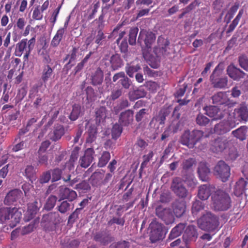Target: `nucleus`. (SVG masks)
I'll return each mask as SVG.
<instances>
[{
	"mask_svg": "<svg viewBox=\"0 0 248 248\" xmlns=\"http://www.w3.org/2000/svg\"><path fill=\"white\" fill-rule=\"evenodd\" d=\"M41 207V202L35 201L33 202L30 203L28 204V210L31 209V212L36 214Z\"/></svg>",
	"mask_w": 248,
	"mask_h": 248,
	"instance_id": "47",
	"label": "nucleus"
},
{
	"mask_svg": "<svg viewBox=\"0 0 248 248\" xmlns=\"http://www.w3.org/2000/svg\"><path fill=\"white\" fill-rule=\"evenodd\" d=\"M64 33V29L63 28L59 29L53 38L51 42V45L54 47L58 46L62 38Z\"/></svg>",
	"mask_w": 248,
	"mask_h": 248,
	"instance_id": "35",
	"label": "nucleus"
},
{
	"mask_svg": "<svg viewBox=\"0 0 248 248\" xmlns=\"http://www.w3.org/2000/svg\"><path fill=\"white\" fill-rule=\"evenodd\" d=\"M108 223L110 225L114 223H116L119 225H124V220L122 218L114 217L111 219Z\"/></svg>",
	"mask_w": 248,
	"mask_h": 248,
	"instance_id": "63",
	"label": "nucleus"
},
{
	"mask_svg": "<svg viewBox=\"0 0 248 248\" xmlns=\"http://www.w3.org/2000/svg\"><path fill=\"white\" fill-rule=\"evenodd\" d=\"M185 228V225L184 224H179L177 226L172 229L170 234L169 238L170 239H173L179 236Z\"/></svg>",
	"mask_w": 248,
	"mask_h": 248,
	"instance_id": "33",
	"label": "nucleus"
},
{
	"mask_svg": "<svg viewBox=\"0 0 248 248\" xmlns=\"http://www.w3.org/2000/svg\"><path fill=\"white\" fill-rule=\"evenodd\" d=\"M146 85L148 89L152 92H155L158 88V85L155 82L149 81L146 82Z\"/></svg>",
	"mask_w": 248,
	"mask_h": 248,
	"instance_id": "57",
	"label": "nucleus"
},
{
	"mask_svg": "<svg viewBox=\"0 0 248 248\" xmlns=\"http://www.w3.org/2000/svg\"><path fill=\"white\" fill-rule=\"evenodd\" d=\"M35 43V37H32L30 40L23 39L16 44L15 52V55L21 57L24 53L23 59L24 61H27L29 56L33 49Z\"/></svg>",
	"mask_w": 248,
	"mask_h": 248,
	"instance_id": "3",
	"label": "nucleus"
},
{
	"mask_svg": "<svg viewBox=\"0 0 248 248\" xmlns=\"http://www.w3.org/2000/svg\"><path fill=\"white\" fill-rule=\"evenodd\" d=\"M206 113L213 120H217L222 118L223 114L222 111L217 107L210 106L206 109Z\"/></svg>",
	"mask_w": 248,
	"mask_h": 248,
	"instance_id": "21",
	"label": "nucleus"
},
{
	"mask_svg": "<svg viewBox=\"0 0 248 248\" xmlns=\"http://www.w3.org/2000/svg\"><path fill=\"white\" fill-rule=\"evenodd\" d=\"M58 214L55 213H51L47 215H44L41 222V226L43 227L46 231H51L53 230V223L49 220L52 219L53 217H56L58 216Z\"/></svg>",
	"mask_w": 248,
	"mask_h": 248,
	"instance_id": "20",
	"label": "nucleus"
},
{
	"mask_svg": "<svg viewBox=\"0 0 248 248\" xmlns=\"http://www.w3.org/2000/svg\"><path fill=\"white\" fill-rule=\"evenodd\" d=\"M195 163V160L191 158L185 160L183 162V168L185 169H188L190 168Z\"/></svg>",
	"mask_w": 248,
	"mask_h": 248,
	"instance_id": "56",
	"label": "nucleus"
},
{
	"mask_svg": "<svg viewBox=\"0 0 248 248\" xmlns=\"http://www.w3.org/2000/svg\"><path fill=\"white\" fill-rule=\"evenodd\" d=\"M155 39V35L153 32L142 30L140 33L138 41L140 44L143 42L147 48H150Z\"/></svg>",
	"mask_w": 248,
	"mask_h": 248,
	"instance_id": "9",
	"label": "nucleus"
},
{
	"mask_svg": "<svg viewBox=\"0 0 248 248\" xmlns=\"http://www.w3.org/2000/svg\"><path fill=\"white\" fill-rule=\"evenodd\" d=\"M156 214L167 225L174 222V217L170 209L158 207L156 209Z\"/></svg>",
	"mask_w": 248,
	"mask_h": 248,
	"instance_id": "10",
	"label": "nucleus"
},
{
	"mask_svg": "<svg viewBox=\"0 0 248 248\" xmlns=\"http://www.w3.org/2000/svg\"><path fill=\"white\" fill-rule=\"evenodd\" d=\"M197 236L198 234L195 227L191 225L186 228L183 235V238L186 242L195 241Z\"/></svg>",
	"mask_w": 248,
	"mask_h": 248,
	"instance_id": "23",
	"label": "nucleus"
},
{
	"mask_svg": "<svg viewBox=\"0 0 248 248\" xmlns=\"http://www.w3.org/2000/svg\"><path fill=\"white\" fill-rule=\"evenodd\" d=\"M218 66L214 69L212 74L210 76V79L213 87L216 88L222 89L225 88L228 83V79L226 77L219 78L217 81L215 80V74L217 71Z\"/></svg>",
	"mask_w": 248,
	"mask_h": 248,
	"instance_id": "16",
	"label": "nucleus"
},
{
	"mask_svg": "<svg viewBox=\"0 0 248 248\" xmlns=\"http://www.w3.org/2000/svg\"><path fill=\"white\" fill-rule=\"evenodd\" d=\"M138 31L139 30L137 28H134L130 30L129 35V43L130 45L135 44Z\"/></svg>",
	"mask_w": 248,
	"mask_h": 248,
	"instance_id": "42",
	"label": "nucleus"
},
{
	"mask_svg": "<svg viewBox=\"0 0 248 248\" xmlns=\"http://www.w3.org/2000/svg\"><path fill=\"white\" fill-rule=\"evenodd\" d=\"M81 106L78 104H75L72 106V110L69 115V118L71 121L76 120L81 113Z\"/></svg>",
	"mask_w": 248,
	"mask_h": 248,
	"instance_id": "31",
	"label": "nucleus"
},
{
	"mask_svg": "<svg viewBox=\"0 0 248 248\" xmlns=\"http://www.w3.org/2000/svg\"><path fill=\"white\" fill-rule=\"evenodd\" d=\"M57 199V197L55 196H50L46 202V208L47 210H50L52 209L55 205Z\"/></svg>",
	"mask_w": 248,
	"mask_h": 248,
	"instance_id": "46",
	"label": "nucleus"
},
{
	"mask_svg": "<svg viewBox=\"0 0 248 248\" xmlns=\"http://www.w3.org/2000/svg\"><path fill=\"white\" fill-rule=\"evenodd\" d=\"M39 222V218H35L32 222L28 226L24 227L22 229V233L25 234L31 232L36 228Z\"/></svg>",
	"mask_w": 248,
	"mask_h": 248,
	"instance_id": "37",
	"label": "nucleus"
},
{
	"mask_svg": "<svg viewBox=\"0 0 248 248\" xmlns=\"http://www.w3.org/2000/svg\"><path fill=\"white\" fill-rule=\"evenodd\" d=\"M209 122V119L202 114H199L197 117L196 122L200 125H205Z\"/></svg>",
	"mask_w": 248,
	"mask_h": 248,
	"instance_id": "48",
	"label": "nucleus"
},
{
	"mask_svg": "<svg viewBox=\"0 0 248 248\" xmlns=\"http://www.w3.org/2000/svg\"><path fill=\"white\" fill-rule=\"evenodd\" d=\"M190 131H186L181 137V142L183 145L187 146L189 148H192L195 144Z\"/></svg>",
	"mask_w": 248,
	"mask_h": 248,
	"instance_id": "25",
	"label": "nucleus"
},
{
	"mask_svg": "<svg viewBox=\"0 0 248 248\" xmlns=\"http://www.w3.org/2000/svg\"><path fill=\"white\" fill-rule=\"evenodd\" d=\"M198 224L203 230L212 231L219 226L218 218L211 213L207 212L198 219Z\"/></svg>",
	"mask_w": 248,
	"mask_h": 248,
	"instance_id": "4",
	"label": "nucleus"
},
{
	"mask_svg": "<svg viewBox=\"0 0 248 248\" xmlns=\"http://www.w3.org/2000/svg\"><path fill=\"white\" fill-rule=\"evenodd\" d=\"M129 247V244L127 242L125 241L120 242L117 243L113 244L111 245V248H128Z\"/></svg>",
	"mask_w": 248,
	"mask_h": 248,
	"instance_id": "58",
	"label": "nucleus"
},
{
	"mask_svg": "<svg viewBox=\"0 0 248 248\" xmlns=\"http://www.w3.org/2000/svg\"><path fill=\"white\" fill-rule=\"evenodd\" d=\"M171 189L180 198H184L188 194V190L184 185V181L178 177H176L173 179Z\"/></svg>",
	"mask_w": 248,
	"mask_h": 248,
	"instance_id": "7",
	"label": "nucleus"
},
{
	"mask_svg": "<svg viewBox=\"0 0 248 248\" xmlns=\"http://www.w3.org/2000/svg\"><path fill=\"white\" fill-rule=\"evenodd\" d=\"M42 13L43 12H41V10L39 7L35 8L32 14L33 18L36 20L42 19L43 17Z\"/></svg>",
	"mask_w": 248,
	"mask_h": 248,
	"instance_id": "54",
	"label": "nucleus"
},
{
	"mask_svg": "<svg viewBox=\"0 0 248 248\" xmlns=\"http://www.w3.org/2000/svg\"><path fill=\"white\" fill-rule=\"evenodd\" d=\"M212 206L215 210L225 211L231 206V198L221 190H217L212 196Z\"/></svg>",
	"mask_w": 248,
	"mask_h": 248,
	"instance_id": "2",
	"label": "nucleus"
},
{
	"mask_svg": "<svg viewBox=\"0 0 248 248\" xmlns=\"http://www.w3.org/2000/svg\"><path fill=\"white\" fill-rule=\"evenodd\" d=\"M214 172L217 178L225 182L230 176V168L224 161H220L215 166Z\"/></svg>",
	"mask_w": 248,
	"mask_h": 248,
	"instance_id": "5",
	"label": "nucleus"
},
{
	"mask_svg": "<svg viewBox=\"0 0 248 248\" xmlns=\"http://www.w3.org/2000/svg\"><path fill=\"white\" fill-rule=\"evenodd\" d=\"M212 100L213 103L215 104L230 105L229 99L225 92H219L217 93L212 97Z\"/></svg>",
	"mask_w": 248,
	"mask_h": 248,
	"instance_id": "18",
	"label": "nucleus"
},
{
	"mask_svg": "<svg viewBox=\"0 0 248 248\" xmlns=\"http://www.w3.org/2000/svg\"><path fill=\"white\" fill-rule=\"evenodd\" d=\"M215 190V187L209 185H203L199 187L198 196L202 200H206L211 192Z\"/></svg>",
	"mask_w": 248,
	"mask_h": 248,
	"instance_id": "14",
	"label": "nucleus"
},
{
	"mask_svg": "<svg viewBox=\"0 0 248 248\" xmlns=\"http://www.w3.org/2000/svg\"><path fill=\"white\" fill-rule=\"evenodd\" d=\"M122 132V128L118 124L113 125L112 129V137L113 139H116L121 134Z\"/></svg>",
	"mask_w": 248,
	"mask_h": 248,
	"instance_id": "44",
	"label": "nucleus"
},
{
	"mask_svg": "<svg viewBox=\"0 0 248 248\" xmlns=\"http://www.w3.org/2000/svg\"><path fill=\"white\" fill-rule=\"evenodd\" d=\"M21 195V192L18 189H14L10 191L5 198V202L10 204L17 200Z\"/></svg>",
	"mask_w": 248,
	"mask_h": 248,
	"instance_id": "27",
	"label": "nucleus"
},
{
	"mask_svg": "<svg viewBox=\"0 0 248 248\" xmlns=\"http://www.w3.org/2000/svg\"><path fill=\"white\" fill-rule=\"evenodd\" d=\"M103 79V73L100 69H97L92 77V82L94 85L100 84L102 83Z\"/></svg>",
	"mask_w": 248,
	"mask_h": 248,
	"instance_id": "39",
	"label": "nucleus"
},
{
	"mask_svg": "<svg viewBox=\"0 0 248 248\" xmlns=\"http://www.w3.org/2000/svg\"><path fill=\"white\" fill-rule=\"evenodd\" d=\"M53 74V69L49 65H46L44 67L42 75V79L44 83H46L51 77Z\"/></svg>",
	"mask_w": 248,
	"mask_h": 248,
	"instance_id": "36",
	"label": "nucleus"
},
{
	"mask_svg": "<svg viewBox=\"0 0 248 248\" xmlns=\"http://www.w3.org/2000/svg\"><path fill=\"white\" fill-rule=\"evenodd\" d=\"M247 131V128L245 126H241L237 129L232 132V134L234 137L239 139L241 140H243L246 139V134Z\"/></svg>",
	"mask_w": 248,
	"mask_h": 248,
	"instance_id": "34",
	"label": "nucleus"
},
{
	"mask_svg": "<svg viewBox=\"0 0 248 248\" xmlns=\"http://www.w3.org/2000/svg\"><path fill=\"white\" fill-rule=\"evenodd\" d=\"M140 69V67L138 65L135 66L127 65L126 66V71L127 74L130 77H133L134 76V74L137 72Z\"/></svg>",
	"mask_w": 248,
	"mask_h": 248,
	"instance_id": "45",
	"label": "nucleus"
},
{
	"mask_svg": "<svg viewBox=\"0 0 248 248\" xmlns=\"http://www.w3.org/2000/svg\"><path fill=\"white\" fill-rule=\"evenodd\" d=\"M229 141L225 139L217 138L212 142L211 150L214 152H220L227 148Z\"/></svg>",
	"mask_w": 248,
	"mask_h": 248,
	"instance_id": "12",
	"label": "nucleus"
},
{
	"mask_svg": "<svg viewBox=\"0 0 248 248\" xmlns=\"http://www.w3.org/2000/svg\"><path fill=\"white\" fill-rule=\"evenodd\" d=\"M173 212L177 217H181L185 213L186 203L184 201L176 202L173 205Z\"/></svg>",
	"mask_w": 248,
	"mask_h": 248,
	"instance_id": "26",
	"label": "nucleus"
},
{
	"mask_svg": "<svg viewBox=\"0 0 248 248\" xmlns=\"http://www.w3.org/2000/svg\"><path fill=\"white\" fill-rule=\"evenodd\" d=\"M59 195L62 199H66L69 201H74L77 197L75 191L64 187H60Z\"/></svg>",
	"mask_w": 248,
	"mask_h": 248,
	"instance_id": "19",
	"label": "nucleus"
},
{
	"mask_svg": "<svg viewBox=\"0 0 248 248\" xmlns=\"http://www.w3.org/2000/svg\"><path fill=\"white\" fill-rule=\"evenodd\" d=\"M121 83L125 89H128L130 86V80L125 75L124 77L120 79Z\"/></svg>",
	"mask_w": 248,
	"mask_h": 248,
	"instance_id": "61",
	"label": "nucleus"
},
{
	"mask_svg": "<svg viewBox=\"0 0 248 248\" xmlns=\"http://www.w3.org/2000/svg\"><path fill=\"white\" fill-rule=\"evenodd\" d=\"M146 113V110L145 108L140 109L136 115V120L138 122L140 121L143 118L144 115Z\"/></svg>",
	"mask_w": 248,
	"mask_h": 248,
	"instance_id": "64",
	"label": "nucleus"
},
{
	"mask_svg": "<svg viewBox=\"0 0 248 248\" xmlns=\"http://www.w3.org/2000/svg\"><path fill=\"white\" fill-rule=\"evenodd\" d=\"M194 144L200 141L204 137L203 132L199 130H194L191 132Z\"/></svg>",
	"mask_w": 248,
	"mask_h": 248,
	"instance_id": "41",
	"label": "nucleus"
},
{
	"mask_svg": "<svg viewBox=\"0 0 248 248\" xmlns=\"http://www.w3.org/2000/svg\"><path fill=\"white\" fill-rule=\"evenodd\" d=\"M35 214L36 213L31 212V209L27 210L25 215L24 220L26 222H28L34 217Z\"/></svg>",
	"mask_w": 248,
	"mask_h": 248,
	"instance_id": "59",
	"label": "nucleus"
},
{
	"mask_svg": "<svg viewBox=\"0 0 248 248\" xmlns=\"http://www.w3.org/2000/svg\"><path fill=\"white\" fill-rule=\"evenodd\" d=\"M25 173L28 177H31V176H33L34 173L33 167L32 166H28L25 170Z\"/></svg>",
	"mask_w": 248,
	"mask_h": 248,
	"instance_id": "62",
	"label": "nucleus"
},
{
	"mask_svg": "<svg viewBox=\"0 0 248 248\" xmlns=\"http://www.w3.org/2000/svg\"><path fill=\"white\" fill-rule=\"evenodd\" d=\"M96 121L98 123L104 122L105 119L108 117V113L105 107H102L96 109L95 112Z\"/></svg>",
	"mask_w": 248,
	"mask_h": 248,
	"instance_id": "29",
	"label": "nucleus"
},
{
	"mask_svg": "<svg viewBox=\"0 0 248 248\" xmlns=\"http://www.w3.org/2000/svg\"><path fill=\"white\" fill-rule=\"evenodd\" d=\"M146 95V92L142 88H138L129 92V98L131 101H134L140 98L143 97Z\"/></svg>",
	"mask_w": 248,
	"mask_h": 248,
	"instance_id": "30",
	"label": "nucleus"
},
{
	"mask_svg": "<svg viewBox=\"0 0 248 248\" xmlns=\"http://www.w3.org/2000/svg\"><path fill=\"white\" fill-rule=\"evenodd\" d=\"M239 62L240 66L246 71H248V59L245 56H241L239 58Z\"/></svg>",
	"mask_w": 248,
	"mask_h": 248,
	"instance_id": "49",
	"label": "nucleus"
},
{
	"mask_svg": "<svg viewBox=\"0 0 248 248\" xmlns=\"http://www.w3.org/2000/svg\"><path fill=\"white\" fill-rule=\"evenodd\" d=\"M64 128L62 125L56 126L53 131V132L50 135V138L54 141H56L61 139L64 134Z\"/></svg>",
	"mask_w": 248,
	"mask_h": 248,
	"instance_id": "32",
	"label": "nucleus"
},
{
	"mask_svg": "<svg viewBox=\"0 0 248 248\" xmlns=\"http://www.w3.org/2000/svg\"><path fill=\"white\" fill-rule=\"evenodd\" d=\"M62 170L55 169L52 171V180L53 182L57 181L61 178Z\"/></svg>",
	"mask_w": 248,
	"mask_h": 248,
	"instance_id": "51",
	"label": "nucleus"
},
{
	"mask_svg": "<svg viewBox=\"0 0 248 248\" xmlns=\"http://www.w3.org/2000/svg\"><path fill=\"white\" fill-rule=\"evenodd\" d=\"M22 216L21 210L16 208H0V222L9 223L12 227L19 223Z\"/></svg>",
	"mask_w": 248,
	"mask_h": 248,
	"instance_id": "1",
	"label": "nucleus"
},
{
	"mask_svg": "<svg viewBox=\"0 0 248 248\" xmlns=\"http://www.w3.org/2000/svg\"><path fill=\"white\" fill-rule=\"evenodd\" d=\"M104 173L100 172H95L90 178V183L94 186H98L103 184Z\"/></svg>",
	"mask_w": 248,
	"mask_h": 248,
	"instance_id": "28",
	"label": "nucleus"
},
{
	"mask_svg": "<svg viewBox=\"0 0 248 248\" xmlns=\"http://www.w3.org/2000/svg\"><path fill=\"white\" fill-rule=\"evenodd\" d=\"M248 182L244 178H240L236 183L234 187V194L237 197L240 196L245 192Z\"/></svg>",
	"mask_w": 248,
	"mask_h": 248,
	"instance_id": "22",
	"label": "nucleus"
},
{
	"mask_svg": "<svg viewBox=\"0 0 248 248\" xmlns=\"http://www.w3.org/2000/svg\"><path fill=\"white\" fill-rule=\"evenodd\" d=\"M133 111L128 109L121 113L119 122L123 126H127L133 121Z\"/></svg>",
	"mask_w": 248,
	"mask_h": 248,
	"instance_id": "17",
	"label": "nucleus"
},
{
	"mask_svg": "<svg viewBox=\"0 0 248 248\" xmlns=\"http://www.w3.org/2000/svg\"><path fill=\"white\" fill-rule=\"evenodd\" d=\"M51 178V173L49 171H47L43 174L42 176L39 179L40 183H47Z\"/></svg>",
	"mask_w": 248,
	"mask_h": 248,
	"instance_id": "55",
	"label": "nucleus"
},
{
	"mask_svg": "<svg viewBox=\"0 0 248 248\" xmlns=\"http://www.w3.org/2000/svg\"><path fill=\"white\" fill-rule=\"evenodd\" d=\"M227 71L229 76L234 80H239L246 75L243 71L237 68L233 65H230L227 68Z\"/></svg>",
	"mask_w": 248,
	"mask_h": 248,
	"instance_id": "13",
	"label": "nucleus"
},
{
	"mask_svg": "<svg viewBox=\"0 0 248 248\" xmlns=\"http://www.w3.org/2000/svg\"><path fill=\"white\" fill-rule=\"evenodd\" d=\"M203 209L202 202L200 201H196L193 202L192 212L194 216L197 215V213Z\"/></svg>",
	"mask_w": 248,
	"mask_h": 248,
	"instance_id": "43",
	"label": "nucleus"
},
{
	"mask_svg": "<svg viewBox=\"0 0 248 248\" xmlns=\"http://www.w3.org/2000/svg\"><path fill=\"white\" fill-rule=\"evenodd\" d=\"M236 125V122L234 120L233 121H223L215 125L214 131L218 135L223 134L235 127Z\"/></svg>",
	"mask_w": 248,
	"mask_h": 248,
	"instance_id": "8",
	"label": "nucleus"
},
{
	"mask_svg": "<svg viewBox=\"0 0 248 248\" xmlns=\"http://www.w3.org/2000/svg\"><path fill=\"white\" fill-rule=\"evenodd\" d=\"M94 151L91 148L87 149L84 154V155L81 157L79 160L80 165L84 168L88 167L93 159V155Z\"/></svg>",
	"mask_w": 248,
	"mask_h": 248,
	"instance_id": "15",
	"label": "nucleus"
},
{
	"mask_svg": "<svg viewBox=\"0 0 248 248\" xmlns=\"http://www.w3.org/2000/svg\"><path fill=\"white\" fill-rule=\"evenodd\" d=\"M110 63L111 67L113 70L117 69L118 68L121 67L122 65V61L120 57L118 54L113 55L111 57Z\"/></svg>",
	"mask_w": 248,
	"mask_h": 248,
	"instance_id": "38",
	"label": "nucleus"
},
{
	"mask_svg": "<svg viewBox=\"0 0 248 248\" xmlns=\"http://www.w3.org/2000/svg\"><path fill=\"white\" fill-rule=\"evenodd\" d=\"M88 202V200L87 199L83 200L80 203V206H81V208H78L76 209V210L69 217V219H72L73 218H75L78 217V210L81 209L82 208H83L87 203Z\"/></svg>",
	"mask_w": 248,
	"mask_h": 248,
	"instance_id": "53",
	"label": "nucleus"
},
{
	"mask_svg": "<svg viewBox=\"0 0 248 248\" xmlns=\"http://www.w3.org/2000/svg\"><path fill=\"white\" fill-rule=\"evenodd\" d=\"M198 172L201 180L206 181L208 180L210 170L204 162H201L199 164Z\"/></svg>",
	"mask_w": 248,
	"mask_h": 248,
	"instance_id": "24",
	"label": "nucleus"
},
{
	"mask_svg": "<svg viewBox=\"0 0 248 248\" xmlns=\"http://www.w3.org/2000/svg\"><path fill=\"white\" fill-rule=\"evenodd\" d=\"M185 182L189 187L192 188H195L197 184L196 179L193 175H190L187 177L185 180Z\"/></svg>",
	"mask_w": 248,
	"mask_h": 248,
	"instance_id": "50",
	"label": "nucleus"
},
{
	"mask_svg": "<svg viewBox=\"0 0 248 248\" xmlns=\"http://www.w3.org/2000/svg\"><path fill=\"white\" fill-rule=\"evenodd\" d=\"M110 158V155L108 152H104L99 159L98 165L99 167H103L108 163Z\"/></svg>",
	"mask_w": 248,
	"mask_h": 248,
	"instance_id": "40",
	"label": "nucleus"
},
{
	"mask_svg": "<svg viewBox=\"0 0 248 248\" xmlns=\"http://www.w3.org/2000/svg\"><path fill=\"white\" fill-rule=\"evenodd\" d=\"M233 114L235 121L246 122L248 120V109L245 105H241L238 108H235Z\"/></svg>",
	"mask_w": 248,
	"mask_h": 248,
	"instance_id": "11",
	"label": "nucleus"
},
{
	"mask_svg": "<svg viewBox=\"0 0 248 248\" xmlns=\"http://www.w3.org/2000/svg\"><path fill=\"white\" fill-rule=\"evenodd\" d=\"M163 227L161 223L155 220L150 223L149 227L150 238L152 243H154L163 238Z\"/></svg>",
	"mask_w": 248,
	"mask_h": 248,
	"instance_id": "6",
	"label": "nucleus"
},
{
	"mask_svg": "<svg viewBox=\"0 0 248 248\" xmlns=\"http://www.w3.org/2000/svg\"><path fill=\"white\" fill-rule=\"evenodd\" d=\"M70 204L67 201H63L59 206V211L62 213H65L70 210Z\"/></svg>",
	"mask_w": 248,
	"mask_h": 248,
	"instance_id": "52",
	"label": "nucleus"
},
{
	"mask_svg": "<svg viewBox=\"0 0 248 248\" xmlns=\"http://www.w3.org/2000/svg\"><path fill=\"white\" fill-rule=\"evenodd\" d=\"M166 115L165 114L164 112L160 111L155 120L156 122H158L159 124H164V121L166 119Z\"/></svg>",
	"mask_w": 248,
	"mask_h": 248,
	"instance_id": "60",
	"label": "nucleus"
}]
</instances>
